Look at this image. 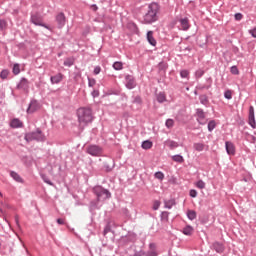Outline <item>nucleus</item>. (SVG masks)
Segmentation results:
<instances>
[{
  "mask_svg": "<svg viewBox=\"0 0 256 256\" xmlns=\"http://www.w3.org/2000/svg\"><path fill=\"white\" fill-rule=\"evenodd\" d=\"M159 4L152 2L148 5V10L143 16L142 23L144 25H151L152 23H155L159 19Z\"/></svg>",
  "mask_w": 256,
  "mask_h": 256,
  "instance_id": "f257e3e1",
  "label": "nucleus"
},
{
  "mask_svg": "<svg viewBox=\"0 0 256 256\" xmlns=\"http://www.w3.org/2000/svg\"><path fill=\"white\" fill-rule=\"evenodd\" d=\"M77 117L80 125H89L93 121V112H91V108H79Z\"/></svg>",
  "mask_w": 256,
  "mask_h": 256,
  "instance_id": "f03ea898",
  "label": "nucleus"
},
{
  "mask_svg": "<svg viewBox=\"0 0 256 256\" xmlns=\"http://www.w3.org/2000/svg\"><path fill=\"white\" fill-rule=\"evenodd\" d=\"M92 193H94L98 201H107V199H111V192L101 185L94 186Z\"/></svg>",
  "mask_w": 256,
  "mask_h": 256,
  "instance_id": "7ed1b4c3",
  "label": "nucleus"
},
{
  "mask_svg": "<svg viewBox=\"0 0 256 256\" xmlns=\"http://www.w3.org/2000/svg\"><path fill=\"white\" fill-rule=\"evenodd\" d=\"M26 141H45V135H43V132L40 129H37L34 132L27 133L25 135Z\"/></svg>",
  "mask_w": 256,
  "mask_h": 256,
  "instance_id": "20e7f679",
  "label": "nucleus"
},
{
  "mask_svg": "<svg viewBox=\"0 0 256 256\" xmlns=\"http://www.w3.org/2000/svg\"><path fill=\"white\" fill-rule=\"evenodd\" d=\"M87 153L92 157H99L103 153V149L97 145H90L87 147Z\"/></svg>",
  "mask_w": 256,
  "mask_h": 256,
  "instance_id": "39448f33",
  "label": "nucleus"
},
{
  "mask_svg": "<svg viewBox=\"0 0 256 256\" xmlns=\"http://www.w3.org/2000/svg\"><path fill=\"white\" fill-rule=\"evenodd\" d=\"M125 87L126 89H135L137 87V82L135 81V77L132 75H126L125 76Z\"/></svg>",
  "mask_w": 256,
  "mask_h": 256,
  "instance_id": "423d86ee",
  "label": "nucleus"
},
{
  "mask_svg": "<svg viewBox=\"0 0 256 256\" xmlns=\"http://www.w3.org/2000/svg\"><path fill=\"white\" fill-rule=\"evenodd\" d=\"M248 124L252 129H256L255 108L253 106L249 107Z\"/></svg>",
  "mask_w": 256,
  "mask_h": 256,
  "instance_id": "0eeeda50",
  "label": "nucleus"
},
{
  "mask_svg": "<svg viewBox=\"0 0 256 256\" xmlns=\"http://www.w3.org/2000/svg\"><path fill=\"white\" fill-rule=\"evenodd\" d=\"M180 25L178 26V29L180 31H189L191 28V24H189V18H180L179 20Z\"/></svg>",
  "mask_w": 256,
  "mask_h": 256,
  "instance_id": "6e6552de",
  "label": "nucleus"
},
{
  "mask_svg": "<svg viewBox=\"0 0 256 256\" xmlns=\"http://www.w3.org/2000/svg\"><path fill=\"white\" fill-rule=\"evenodd\" d=\"M197 121L200 125H205L207 120L205 119V111L203 109L198 108L196 109Z\"/></svg>",
  "mask_w": 256,
  "mask_h": 256,
  "instance_id": "1a4fd4ad",
  "label": "nucleus"
},
{
  "mask_svg": "<svg viewBox=\"0 0 256 256\" xmlns=\"http://www.w3.org/2000/svg\"><path fill=\"white\" fill-rule=\"evenodd\" d=\"M56 22L58 23L59 29H63V27H65V23H67V19L65 18V14L63 12H60L56 16Z\"/></svg>",
  "mask_w": 256,
  "mask_h": 256,
  "instance_id": "9d476101",
  "label": "nucleus"
},
{
  "mask_svg": "<svg viewBox=\"0 0 256 256\" xmlns=\"http://www.w3.org/2000/svg\"><path fill=\"white\" fill-rule=\"evenodd\" d=\"M31 22L39 27H45V29H49V27L46 24H43V21L37 15L31 16Z\"/></svg>",
  "mask_w": 256,
  "mask_h": 256,
  "instance_id": "9b49d317",
  "label": "nucleus"
},
{
  "mask_svg": "<svg viewBox=\"0 0 256 256\" xmlns=\"http://www.w3.org/2000/svg\"><path fill=\"white\" fill-rule=\"evenodd\" d=\"M61 81H63V75L61 73L50 77V82L52 85H58V83H61Z\"/></svg>",
  "mask_w": 256,
  "mask_h": 256,
  "instance_id": "f8f14e48",
  "label": "nucleus"
},
{
  "mask_svg": "<svg viewBox=\"0 0 256 256\" xmlns=\"http://www.w3.org/2000/svg\"><path fill=\"white\" fill-rule=\"evenodd\" d=\"M225 148L228 155H235V145L232 142L226 141Z\"/></svg>",
  "mask_w": 256,
  "mask_h": 256,
  "instance_id": "ddd939ff",
  "label": "nucleus"
},
{
  "mask_svg": "<svg viewBox=\"0 0 256 256\" xmlns=\"http://www.w3.org/2000/svg\"><path fill=\"white\" fill-rule=\"evenodd\" d=\"M18 89H22V91H27L29 89V80L26 78H22L18 84Z\"/></svg>",
  "mask_w": 256,
  "mask_h": 256,
  "instance_id": "4468645a",
  "label": "nucleus"
},
{
  "mask_svg": "<svg viewBox=\"0 0 256 256\" xmlns=\"http://www.w3.org/2000/svg\"><path fill=\"white\" fill-rule=\"evenodd\" d=\"M37 109H39V104L37 103L36 100H32L27 109V113H35V111H37Z\"/></svg>",
  "mask_w": 256,
  "mask_h": 256,
  "instance_id": "2eb2a0df",
  "label": "nucleus"
},
{
  "mask_svg": "<svg viewBox=\"0 0 256 256\" xmlns=\"http://www.w3.org/2000/svg\"><path fill=\"white\" fill-rule=\"evenodd\" d=\"M99 202H101V200H98L97 198L96 200H92L90 202V206H89L90 213H93V211L97 209H101V206H99Z\"/></svg>",
  "mask_w": 256,
  "mask_h": 256,
  "instance_id": "dca6fc26",
  "label": "nucleus"
},
{
  "mask_svg": "<svg viewBox=\"0 0 256 256\" xmlns=\"http://www.w3.org/2000/svg\"><path fill=\"white\" fill-rule=\"evenodd\" d=\"M10 127H12V129H19L23 127V123L21 122V120H19V118H14L10 122Z\"/></svg>",
  "mask_w": 256,
  "mask_h": 256,
  "instance_id": "f3484780",
  "label": "nucleus"
},
{
  "mask_svg": "<svg viewBox=\"0 0 256 256\" xmlns=\"http://www.w3.org/2000/svg\"><path fill=\"white\" fill-rule=\"evenodd\" d=\"M213 249L215 250L216 253H223L225 251V246H223L222 243L215 242L212 245Z\"/></svg>",
  "mask_w": 256,
  "mask_h": 256,
  "instance_id": "a211bd4d",
  "label": "nucleus"
},
{
  "mask_svg": "<svg viewBox=\"0 0 256 256\" xmlns=\"http://www.w3.org/2000/svg\"><path fill=\"white\" fill-rule=\"evenodd\" d=\"M147 41L152 45V47L157 45V40H155V37H153V31L147 32Z\"/></svg>",
  "mask_w": 256,
  "mask_h": 256,
  "instance_id": "6ab92c4d",
  "label": "nucleus"
},
{
  "mask_svg": "<svg viewBox=\"0 0 256 256\" xmlns=\"http://www.w3.org/2000/svg\"><path fill=\"white\" fill-rule=\"evenodd\" d=\"M10 177H12L16 183H23V178H21V175L15 171H10Z\"/></svg>",
  "mask_w": 256,
  "mask_h": 256,
  "instance_id": "aec40b11",
  "label": "nucleus"
},
{
  "mask_svg": "<svg viewBox=\"0 0 256 256\" xmlns=\"http://www.w3.org/2000/svg\"><path fill=\"white\" fill-rule=\"evenodd\" d=\"M165 145L166 147H169V149H177V147H179V143L173 140H167Z\"/></svg>",
  "mask_w": 256,
  "mask_h": 256,
  "instance_id": "412c9836",
  "label": "nucleus"
},
{
  "mask_svg": "<svg viewBox=\"0 0 256 256\" xmlns=\"http://www.w3.org/2000/svg\"><path fill=\"white\" fill-rule=\"evenodd\" d=\"M156 99L158 103H165V101H167V96H165V93L160 92L157 94Z\"/></svg>",
  "mask_w": 256,
  "mask_h": 256,
  "instance_id": "4be33fe9",
  "label": "nucleus"
},
{
  "mask_svg": "<svg viewBox=\"0 0 256 256\" xmlns=\"http://www.w3.org/2000/svg\"><path fill=\"white\" fill-rule=\"evenodd\" d=\"M199 101H200L201 105H205V107H207V105H209V98H207V95H200Z\"/></svg>",
  "mask_w": 256,
  "mask_h": 256,
  "instance_id": "5701e85b",
  "label": "nucleus"
},
{
  "mask_svg": "<svg viewBox=\"0 0 256 256\" xmlns=\"http://www.w3.org/2000/svg\"><path fill=\"white\" fill-rule=\"evenodd\" d=\"M193 148L195 149V151H198L199 153H201V151L205 150V144H203V143H194Z\"/></svg>",
  "mask_w": 256,
  "mask_h": 256,
  "instance_id": "b1692460",
  "label": "nucleus"
},
{
  "mask_svg": "<svg viewBox=\"0 0 256 256\" xmlns=\"http://www.w3.org/2000/svg\"><path fill=\"white\" fill-rule=\"evenodd\" d=\"M193 231H194L193 227L188 225L183 228L182 233L184 235H193Z\"/></svg>",
  "mask_w": 256,
  "mask_h": 256,
  "instance_id": "393cba45",
  "label": "nucleus"
},
{
  "mask_svg": "<svg viewBox=\"0 0 256 256\" xmlns=\"http://www.w3.org/2000/svg\"><path fill=\"white\" fill-rule=\"evenodd\" d=\"M141 147L145 150L151 149V147H153V142L150 140L143 141Z\"/></svg>",
  "mask_w": 256,
  "mask_h": 256,
  "instance_id": "a878e982",
  "label": "nucleus"
},
{
  "mask_svg": "<svg viewBox=\"0 0 256 256\" xmlns=\"http://www.w3.org/2000/svg\"><path fill=\"white\" fill-rule=\"evenodd\" d=\"M187 217L190 221H193L194 219H197V212H195V210H188Z\"/></svg>",
  "mask_w": 256,
  "mask_h": 256,
  "instance_id": "bb28decb",
  "label": "nucleus"
},
{
  "mask_svg": "<svg viewBox=\"0 0 256 256\" xmlns=\"http://www.w3.org/2000/svg\"><path fill=\"white\" fill-rule=\"evenodd\" d=\"M41 179L44 181V183H46L47 185H50L51 187H53V182H51V180L49 179V177L45 174H40Z\"/></svg>",
  "mask_w": 256,
  "mask_h": 256,
  "instance_id": "cd10ccee",
  "label": "nucleus"
},
{
  "mask_svg": "<svg viewBox=\"0 0 256 256\" xmlns=\"http://www.w3.org/2000/svg\"><path fill=\"white\" fill-rule=\"evenodd\" d=\"M172 160L176 163H183L185 161V159L180 154L172 156Z\"/></svg>",
  "mask_w": 256,
  "mask_h": 256,
  "instance_id": "c85d7f7f",
  "label": "nucleus"
},
{
  "mask_svg": "<svg viewBox=\"0 0 256 256\" xmlns=\"http://www.w3.org/2000/svg\"><path fill=\"white\" fill-rule=\"evenodd\" d=\"M155 179H158L159 181H163L165 179V174L161 171H158L154 174Z\"/></svg>",
  "mask_w": 256,
  "mask_h": 256,
  "instance_id": "c756f323",
  "label": "nucleus"
},
{
  "mask_svg": "<svg viewBox=\"0 0 256 256\" xmlns=\"http://www.w3.org/2000/svg\"><path fill=\"white\" fill-rule=\"evenodd\" d=\"M113 69H115V71H121V69H123V63L119 61L114 62Z\"/></svg>",
  "mask_w": 256,
  "mask_h": 256,
  "instance_id": "7c9ffc66",
  "label": "nucleus"
},
{
  "mask_svg": "<svg viewBox=\"0 0 256 256\" xmlns=\"http://www.w3.org/2000/svg\"><path fill=\"white\" fill-rule=\"evenodd\" d=\"M12 73L14 75H19L21 73V68H20L19 64H14V66L12 68Z\"/></svg>",
  "mask_w": 256,
  "mask_h": 256,
  "instance_id": "2f4dec72",
  "label": "nucleus"
},
{
  "mask_svg": "<svg viewBox=\"0 0 256 256\" xmlns=\"http://www.w3.org/2000/svg\"><path fill=\"white\" fill-rule=\"evenodd\" d=\"M165 125L167 129H172V127L175 125V121L169 118L166 120Z\"/></svg>",
  "mask_w": 256,
  "mask_h": 256,
  "instance_id": "473e14b6",
  "label": "nucleus"
},
{
  "mask_svg": "<svg viewBox=\"0 0 256 256\" xmlns=\"http://www.w3.org/2000/svg\"><path fill=\"white\" fill-rule=\"evenodd\" d=\"M215 127H217V123L215 122V120H212L208 123V131L210 133L215 129Z\"/></svg>",
  "mask_w": 256,
  "mask_h": 256,
  "instance_id": "72a5a7b5",
  "label": "nucleus"
},
{
  "mask_svg": "<svg viewBox=\"0 0 256 256\" xmlns=\"http://www.w3.org/2000/svg\"><path fill=\"white\" fill-rule=\"evenodd\" d=\"M7 29V21L0 18V30L5 31Z\"/></svg>",
  "mask_w": 256,
  "mask_h": 256,
  "instance_id": "f704fd0d",
  "label": "nucleus"
},
{
  "mask_svg": "<svg viewBox=\"0 0 256 256\" xmlns=\"http://www.w3.org/2000/svg\"><path fill=\"white\" fill-rule=\"evenodd\" d=\"M195 187H197V189H205V182L203 180H198L195 183Z\"/></svg>",
  "mask_w": 256,
  "mask_h": 256,
  "instance_id": "c9c22d12",
  "label": "nucleus"
},
{
  "mask_svg": "<svg viewBox=\"0 0 256 256\" xmlns=\"http://www.w3.org/2000/svg\"><path fill=\"white\" fill-rule=\"evenodd\" d=\"M164 205H165L166 209H171L173 207V205H175V201H173V200L165 201Z\"/></svg>",
  "mask_w": 256,
  "mask_h": 256,
  "instance_id": "e433bc0d",
  "label": "nucleus"
},
{
  "mask_svg": "<svg viewBox=\"0 0 256 256\" xmlns=\"http://www.w3.org/2000/svg\"><path fill=\"white\" fill-rule=\"evenodd\" d=\"M195 75H196V78L197 79H201V77L203 75H205V71L203 69H198L196 72H195Z\"/></svg>",
  "mask_w": 256,
  "mask_h": 256,
  "instance_id": "4c0bfd02",
  "label": "nucleus"
},
{
  "mask_svg": "<svg viewBox=\"0 0 256 256\" xmlns=\"http://www.w3.org/2000/svg\"><path fill=\"white\" fill-rule=\"evenodd\" d=\"M0 77L2 79H7V77H9V70H7V69L2 70L0 73Z\"/></svg>",
  "mask_w": 256,
  "mask_h": 256,
  "instance_id": "58836bf2",
  "label": "nucleus"
},
{
  "mask_svg": "<svg viewBox=\"0 0 256 256\" xmlns=\"http://www.w3.org/2000/svg\"><path fill=\"white\" fill-rule=\"evenodd\" d=\"M224 97L225 99L231 100L233 99V93L231 92V90H227L224 92Z\"/></svg>",
  "mask_w": 256,
  "mask_h": 256,
  "instance_id": "ea45409f",
  "label": "nucleus"
},
{
  "mask_svg": "<svg viewBox=\"0 0 256 256\" xmlns=\"http://www.w3.org/2000/svg\"><path fill=\"white\" fill-rule=\"evenodd\" d=\"M96 83H97V80H95L94 78L88 77V87H95Z\"/></svg>",
  "mask_w": 256,
  "mask_h": 256,
  "instance_id": "a19ab883",
  "label": "nucleus"
},
{
  "mask_svg": "<svg viewBox=\"0 0 256 256\" xmlns=\"http://www.w3.org/2000/svg\"><path fill=\"white\" fill-rule=\"evenodd\" d=\"M180 77H181L182 79H187V77H189V71H188V70H182V71L180 72Z\"/></svg>",
  "mask_w": 256,
  "mask_h": 256,
  "instance_id": "79ce46f5",
  "label": "nucleus"
},
{
  "mask_svg": "<svg viewBox=\"0 0 256 256\" xmlns=\"http://www.w3.org/2000/svg\"><path fill=\"white\" fill-rule=\"evenodd\" d=\"M230 72L232 73V75H239V68H237V66H232L230 68Z\"/></svg>",
  "mask_w": 256,
  "mask_h": 256,
  "instance_id": "37998d69",
  "label": "nucleus"
},
{
  "mask_svg": "<svg viewBox=\"0 0 256 256\" xmlns=\"http://www.w3.org/2000/svg\"><path fill=\"white\" fill-rule=\"evenodd\" d=\"M159 207H161V202L159 200L154 201L153 207H152L153 210L157 211L159 209Z\"/></svg>",
  "mask_w": 256,
  "mask_h": 256,
  "instance_id": "c03bdc74",
  "label": "nucleus"
},
{
  "mask_svg": "<svg viewBox=\"0 0 256 256\" xmlns=\"http://www.w3.org/2000/svg\"><path fill=\"white\" fill-rule=\"evenodd\" d=\"M132 103H136L137 105H141V103H142L141 96L134 97Z\"/></svg>",
  "mask_w": 256,
  "mask_h": 256,
  "instance_id": "a18cd8bd",
  "label": "nucleus"
},
{
  "mask_svg": "<svg viewBox=\"0 0 256 256\" xmlns=\"http://www.w3.org/2000/svg\"><path fill=\"white\" fill-rule=\"evenodd\" d=\"M144 255L145 256H157L158 254H157V251H154V250H150V251H148V252H144Z\"/></svg>",
  "mask_w": 256,
  "mask_h": 256,
  "instance_id": "49530a36",
  "label": "nucleus"
},
{
  "mask_svg": "<svg viewBox=\"0 0 256 256\" xmlns=\"http://www.w3.org/2000/svg\"><path fill=\"white\" fill-rule=\"evenodd\" d=\"M161 219L162 221H167L169 219V212H162Z\"/></svg>",
  "mask_w": 256,
  "mask_h": 256,
  "instance_id": "de8ad7c7",
  "label": "nucleus"
},
{
  "mask_svg": "<svg viewBox=\"0 0 256 256\" xmlns=\"http://www.w3.org/2000/svg\"><path fill=\"white\" fill-rule=\"evenodd\" d=\"M234 19H235V21H241V19H243V14H241V13H236V14L234 15Z\"/></svg>",
  "mask_w": 256,
  "mask_h": 256,
  "instance_id": "09e8293b",
  "label": "nucleus"
},
{
  "mask_svg": "<svg viewBox=\"0 0 256 256\" xmlns=\"http://www.w3.org/2000/svg\"><path fill=\"white\" fill-rule=\"evenodd\" d=\"M248 33L254 38L256 39V27H254L253 29H250L248 31Z\"/></svg>",
  "mask_w": 256,
  "mask_h": 256,
  "instance_id": "8fccbe9b",
  "label": "nucleus"
},
{
  "mask_svg": "<svg viewBox=\"0 0 256 256\" xmlns=\"http://www.w3.org/2000/svg\"><path fill=\"white\" fill-rule=\"evenodd\" d=\"M190 197L195 198L197 197V190L191 189L189 192Z\"/></svg>",
  "mask_w": 256,
  "mask_h": 256,
  "instance_id": "3c124183",
  "label": "nucleus"
},
{
  "mask_svg": "<svg viewBox=\"0 0 256 256\" xmlns=\"http://www.w3.org/2000/svg\"><path fill=\"white\" fill-rule=\"evenodd\" d=\"M149 249H150V251H157V245L155 243H150Z\"/></svg>",
  "mask_w": 256,
  "mask_h": 256,
  "instance_id": "603ef678",
  "label": "nucleus"
},
{
  "mask_svg": "<svg viewBox=\"0 0 256 256\" xmlns=\"http://www.w3.org/2000/svg\"><path fill=\"white\" fill-rule=\"evenodd\" d=\"M94 75H99L101 73V66H96L93 71Z\"/></svg>",
  "mask_w": 256,
  "mask_h": 256,
  "instance_id": "864d4df0",
  "label": "nucleus"
},
{
  "mask_svg": "<svg viewBox=\"0 0 256 256\" xmlns=\"http://www.w3.org/2000/svg\"><path fill=\"white\" fill-rule=\"evenodd\" d=\"M92 97H99V90H93L92 91Z\"/></svg>",
  "mask_w": 256,
  "mask_h": 256,
  "instance_id": "5fc2aeb1",
  "label": "nucleus"
},
{
  "mask_svg": "<svg viewBox=\"0 0 256 256\" xmlns=\"http://www.w3.org/2000/svg\"><path fill=\"white\" fill-rule=\"evenodd\" d=\"M109 231H111V226H106L104 228V235H106L107 233H109Z\"/></svg>",
  "mask_w": 256,
  "mask_h": 256,
  "instance_id": "6e6d98bb",
  "label": "nucleus"
},
{
  "mask_svg": "<svg viewBox=\"0 0 256 256\" xmlns=\"http://www.w3.org/2000/svg\"><path fill=\"white\" fill-rule=\"evenodd\" d=\"M145 255V252H136L134 253V256H143Z\"/></svg>",
  "mask_w": 256,
  "mask_h": 256,
  "instance_id": "4d7b16f0",
  "label": "nucleus"
},
{
  "mask_svg": "<svg viewBox=\"0 0 256 256\" xmlns=\"http://www.w3.org/2000/svg\"><path fill=\"white\" fill-rule=\"evenodd\" d=\"M57 223H58V225H63V223H65V222L63 221V219L58 218Z\"/></svg>",
  "mask_w": 256,
  "mask_h": 256,
  "instance_id": "13d9d810",
  "label": "nucleus"
},
{
  "mask_svg": "<svg viewBox=\"0 0 256 256\" xmlns=\"http://www.w3.org/2000/svg\"><path fill=\"white\" fill-rule=\"evenodd\" d=\"M92 9H93V11H97L99 9V7H97V4H93Z\"/></svg>",
  "mask_w": 256,
  "mask_h": 256,
  "instance_id": "bf43d9fd",
  "label": "nucleus"
},
{
  "mask_svg": "<svg viewBox=\"0 0 256 256\" xmlns=\"http://www.w3.org/2000/svg\"><path fill=\"white\" fill-rule=\"evenodd\" d=\"M105 169L106 171H111V167H109V165H105Z\"/></svg>",
  "mask_w": 256,
  "mask_h": 256,
  "instance_id": "052dcab7",
  "label": "nucleus"
},
{
  "mask_svg": "<svg viewBox=\"0 0 256 256\" xmlns=\"http://www.w3.org/2000/svg\"><path fill=\"white\" fill-rule=\"evenodd\" d=\"M68 229H69L70 231H74V229H73V228H71V227H68Z\"/></svg>",
  "mask_w": 256,
  "mask_h": 256,
  "instance_id": "680f3d73",
  "label": "nucleus"
},
{
  "mask_svg": "<svg viewBox=\"0 0 256 256\" xmlns=\"http://www.w3.org/2000/svg\"><path fill=\"white\" fill-rule=\"evenodd\" d=\"M0 197H3V193L0 192Z\"/></svg>",
  "mask_w": 256,
  "mask_h": 256,
  "instance_id": "e2e57ef3",
  "label": "nucleus"
},
{
  "mask_svg": "<svg viewBox=\"0 0 256 256\" xmlns=\"http://www.w3.org/2000/svg\"><path fill=\"white\" fill-rule=\"evenodd\" d=\"M1 213H3V209H0Z\"/></svg>",
  "mask_w": 256,
  "mask_h": 256,
  "instance_id": "0e129e2a",
  "label": "nucleus"
},
{
  "mask_svg": "<svg viewBox=\"0 0 256 256\" xmlns=\"http://www.w3.org/2000/svg\"><path fill=\"white\" fill-rule=\"evenodd\" d=\"M4 207H7V204H4Z\"/></svg>",
  "mask_w": 256,
  "mask_h": 256,
  "instance_id": "69168bd1",
  "label": "nucleus"
}]
</instances>
